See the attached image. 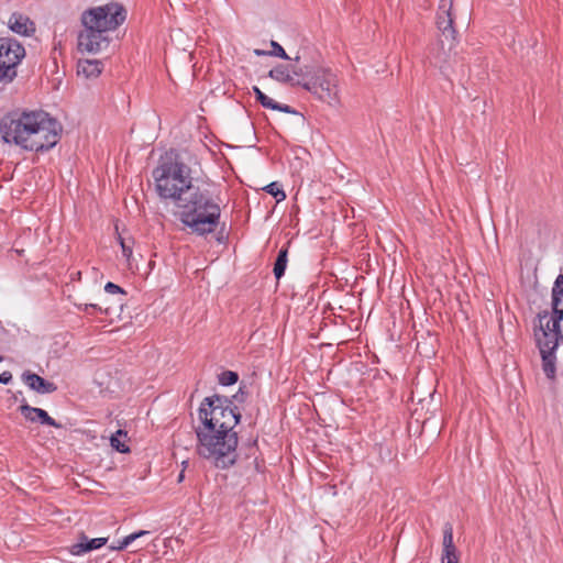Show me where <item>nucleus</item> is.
Wrapping results in <instances>:
<instances>
[{
  "label": "nucleus",
  "mask_w": 563,
  "mask_h": 563,
  "mask_svg": "<svg viewBox=\"0 0 563 563\" xmlns=\"http://www.w3.org/2000/svg\"><path fill=\"white\" fill-rule=\"evenodd\" d=\"M152 176L158 196L175 202L180 209L181 223L192 233L203 236L217 229L221 199L211 181L196 176V172L178 158L162 162Z\"/></svg>",
  "instance_id": "1"
},
{
  "label": "nucleus",
  "mask_w": 563,
  "mask_h": 563,
  "mask_svg": "<svg viewBox=\"0 0 563 563\" xmlns=\"http://www.w3.org/2000/svg\"><path fill=\"white\" fill-rule=\"evenodd\" d=\"M60 133V123L45 111L11 112L0 120L2 141L27 152L49 151Z\"/></svg>",
  "instance_id": "2"
},
{
  "label": "nucleus",
  "mask_w": 563,
  "mask_h": 563,
  "mask_svg": "<svg viewBox=\"0 0 563 563\" xmlns=\"http://www.w3.org/2000/svg\"><path fill=\"white\" fill-rule=\"evenodd\" d=\"M126 19L124 7L109 2L93 7L81 13L82 30L78 33V51L98 54L107 49L111 42L110 32L117 30Z\"/></svg>",
  "instance_id": "3"
},
{
  "label": "nucleus",
  "mask_w": 563,
  "mask_h": 563,
  "mask_svg": "<svg viewBox=\"0 0 563 563\" xmlns=\"http://www.w3.org/2000/svg\"><path fill=\"white\" fill-rule=\"evenodd\" d=\"M533 336L542 360V371L549 379L556 375V349L563 343V298L558 306H552V314L544 310L537 316Z\"/></svg>",
  "instance_id": "4"
},
{
  "label": "nucleus",
  "mask_w": 563,
  "mask_h": 563,
  "mask_svg": "<svg viewBox=\"0 0 563 563\" xmlns=\"http://www.w3.org/2000/svg\"><path fill=\"white\" fill-rule=\"evenodd\" d=\"M197 453L210 460L218 468L232 466L238 457V434L222 430L196 428Z\"/></svg>",
  "instance_id": "5"
},
{
  "label": "nucleus",
  "mask_w": 563,
  "mask_h": 563,
  "mask_svg": "<svg viewBox=\"0 0 563 563\" xmlns=\"http://www.w3.org/2000/svg\"><path fill=\"white\" fill-rule=\"evenodd\" d=\"M294 74L301 79L297 80L300 87L312 93L318 100L338 107L341 103L339 78L330 68L308 67Z\"/></svg>",
  "instance_id": "6"
},
{
  "label": "nucleus",
  "mask_w": 563,
  "mask_h": 563,
  "mask_svg": "<svg viewBox=\"0 0 563 563\" xmlns=\"http://www.w3.org/2000/svg\"><path fill=\"white\" fill-rule=\"evenodd\" d=\"M232 405L233 400L225 396L213 395L205 398L199 408L201 426L198 428L234 432L241 413Z\"/></svg>",
  "instance_id": "7"
},
{
  "label": "nucleus",
  "mask_w": 563,
  "mask_h": 563,
  "mask_svg": "<svg viewBox=\"0 0 563 563\" xmlns=\"http://www.w3.org/2000/svg\"><path fill=\"white\" fill-rule=\"evenodd\" d=\"M453 0H440L437 25L441 33L439 41L440 48L434 53V63L442 70L446 69L448 53L444 49V41L449 43V52L455 41L456 31L453 26L454 19L452 16Z\"/></svg>",
  "instance_id": "8"
},
{
  "label": "nucleus",
  "mask_w": 563,
  "mask_h": 563,
  "mask_svg": "<svg viewBox=\"0 0 563 563\" xmlns=\"http://www.w3.org/2000/svg\"><path fill=\"white\" fill-rule=\"evenodd\" d=\"M25 56V49L15 38L0 37V65L14 78L16 66Z\"/></svg>",
  "instance_id": "9"
},
{
  "label": "nucleus",
  "mask_w": 563,
  "mask_h": 563,
  "mask_svg": "<svg viewBox=\"0 0 563 563\" xmlns=\"http://www.w3.org/2000/svg\"><path fill=\"white\" fill-rule=\"evenodd\" d=\"M9 29L23 36H30L35 32V24L31 19L22 13L14 12L8 21Z\"/></svg>",
  "instance_id": "10"
},
{
  "label": "nucleus",
  "mask_w": 563,
  "mask_h": 563,
  "mask_svg": "<svg viewBox=\"0 0 563 563\" xmlns=\"http://www.w3.org/2000/svg\"><path fill=\"white\" fill-rule=\"evenodd\" d=\"M20 411L22 416L29 421L35 422L38 420L42 424L62 428L60 423L56 422L52 417L48 416L45 410L41 408L31 407L27 404H22L20 406Z\"/></svg>",
  "instance_id": "11"
},
{
  "label": "nucleus",
  "mask_w": 563,
  "mask_h": 563,
  "mask_svg": "<svg viewBox=\"0 0 563 563\" xmlns=\"http://www.w3.org/2000/svg\"><path fill=\"white\" fill-rule=\"evenodd\" d=\"M294 69L299 71L300 69H305V67H297L291 66L290 68L285 65H278L269 70L268 76L282 84H289L291 86H300V84H297L298 79H301V77H298L294 74Z\"/></svg>",
  "instance_id": "12"
},
{
  "label": "nucleus",
  "mask_w": 563,
  "mask_h": 563,
  "mask_svg": "<svg viewBox=\"0 0 563 563\" xmlns=\"http://www.w3.org/2000/svg\"><path fill=\"white\" fill-rule=\"evenodd\" d=\"M22 379L32 390L40 394H51L57 389V386L54 383L31 372L23 373Z\"/></svg>",
  "instance_id": "13"
},
{
  "label": "nucleus",
  "mask_w": 563,
  "mask_h": 563,
  "mask_svg": "<svg viewBox=\"0 0 563 563\" xmlns=\"http://www.w3.org/2000/svg\"><path fill=\"white\" fill-rule=\"evenodd\" d=\"M103 69V63L100 59H79L77 63V74L85 78H96Z\"/></svg>",
  "instance_id": "14"
},
{
  "label": "nucleus",
  "mask_w": 563,
  "mask_h": 563,
  "mask_svg": "<svg viewBox=\"0 0 563 563\" xmlns=\"http://www.w3.org/2000/svg\"><path fill=\"white\" fill-rule=\"evenodd\" d=\"M107 541H108L107 538H95V539L88 540V538L84 536L81 538L80 542L71 545L70 552L74 555H81L86 552H89L91 550H96V549L103 547L107 543Z\"/></svg>",
  "instance_id": "15"
},
{
  "label": "nucleus",
  "mask_w": 563,
  "mask_h": 563,
  "mask_svg": "<svg viewBox=\"0 0 563 563\" xmlns=\"http://www.w3.org/2000/svg\"><path fill=\"white\" fill-rule=\"evenodd\" d=\"M253 91L255 93L256 100L264 108L272 109V110H278V111H282L285 113H292V114L297 113L296 110H294L290 106L278 103L275 100H273L272 98H269L268 96H266L258 87L254 86Z\"/></svg>",
  "instance_id": "16"
},
{
  "label": "nucleus",
  "mask_w": 563,
  "mask_h": 563,
  "mask_svg": "<svg viewBox=\"0 0 563 563\" xmlns=\"http://www.w3.org/2000/svg\"><path fill=\"white\" fill-rule=\"evenodd\" d=\"M287 262H288V249L282 247L278 252L277 258L274 264V269H273L276 279H280L284 276L286 267H287Z\"/></svg>",
  "instance_id": "17"
},
{
  "label": "nucleus",
  "mask_w": 563,
  "mask_h": 563,
  "mask_svg": "<svg viewBox=\"0 0 563 563\" xmlns=\"http://www.w3.org/2000/svg\"><path fill=\"white\" fill-rule=\"evenodd\" d=\"M148 533L150 532L146 530H140V531L133 532V533L124 537L122 540L118 541L117 544L111 545L110 549L117 550V551H122L125 548H128L133 541H135L136 539H139L143 536H146Z\"/></svg>",
  "instance_id": "18"
},
{
  "label": "nucleus",
  "mask_w": 563,
  "mask_h": 563,
  "mask_svg": "<svg viewBox=\"0 0 563 563\" xmlns=\"http://www.w3.org/2000/svg\"><path fill=\"white\" fill-rule=\"evenodd\" d=\"M561 299H563V274L556 277L552 288V306H558Z\"/></svg>",
  "instance_id": "19"
},
{
  "label": "nucleus",
  "mask_w": 563,
  "mask_h": 563,
  "mask_svg": "<svg viewBox=\"0 0 563 563\" xmlns=\"http://www.w3.org/2000/svg\"><path fill=\"white\" fill-rule=\"evenodd\" d=\"M194 442H195V438L191 432H187V433L178 432L174 439V444L176 446H183L184 449H188V448L192 446Z\"/></svg>",
  "instance_id": "20"
},
{
  "label": "nucleus",
  "mask_w": 563,
  "mask_h": 563,
  "mask_svg": "<svg viewBox=\"0 0 563 563\" xmlns=\"http://www.w3.org/2000/svg\"><path fill=\"white\" fill-rule=\"evenodd\" d=\"M453 542V526L446 522L443 527V550H455Z\"/></svg>",
  "instance_id": "21"
},
{
  "label": "nucleus",
  "mask_w": 563,
  "mask_h": 563,
  "mask_svg": "<svg viewBox=\"0 0 563 563\" xmlns=\"http://www.w3.org/2000/svg\"><path fill=\"white\" fill-rule=\"evenodd\" d=\"M126 435V432L122 430H118L114 435L111 437L110 442L111 446L115 449L118 452L126 453L130 451L129 446L122 443L119 439V437Z\"/></svg>",
  "instance_id": "22"
},
{
  "label": "nucleus",
  "mask_w": 563,
  "mask_h": 563,
  "mask_svg": "<svg viewBox=\"0 0 563 563\" xmlns=\"http://www.w3.org/2000/svg\"><path fill=\"white\" fill-rule=\"evenodd\" d=\"M239 375L233 371H224L219 375V383L223 386H230L238 382Z\"/></svg>",
  "instance_id": "23"
},
{
  "label": "nucleus",
  "mask_w": 563,
  "mask_h": 563,
  "mask_svg": "<svg viewBox=\"0 0 563 563\" xmlns=\"http://www.w3.org/2000/svg\"><path fill=\"white\" fill-rule=\"evenodd\" d=\"M265 190L269 195L274 196L278 202L283 201L286 198L285 191L279 188L277 183H271L265 187Z\"/></svg>",
  "instance_id": "24"
},
{
  "label": "nucleus",
  "mask_w": 563,
  "mask_h": 563,
  "mask_svg": "<svg viewBox=\"0 0 563 563\" xmlns=\"http://www.w3.org/2000/svg\"><path fill=\"white\" fill-rule=\"evenodd\" d=\"M441 562L442 563H459V556H457L456 549L455 550H443Z\"/></svg>",
  "instance_id": "25"
},
{
  "label": "nucleus",
  "mask_w": 563,
  "mask_h": 563,
  "mask_svg": "<svg viewBox=\"0 0 563 563\" xmlns=\"http://www.w3.org/2000/svg\"><path fill=\"white\" fill-rule=\"evenodd\" d=\"M273 51L269 53L271 55L278 56L283 59H289V56L286 54L285 49L275 41L271 42Z\"/></svg>",
  "instance_id": "26"
},
{
  "label": "nucleus",
  "mask_w": 563,
  "mask_h": 563,
  "mask_svg": "<svg viewBox=\"0 0 563 563\" xmlns=\"http://www.w3.org/2000/svg\"><path fill=\"white\" fill-rule=\"evenodd\" d=\"M104 291L108 294H111V295H114V294L125 295V291L123 288H121L119 285L111 283V282H108L106 284Z\"/></svg>",
  "instance_id": "27"
},
{
  "label": "nucleus",
  "mask_w": 563,
  "mask_h": 563,
  "mask_svg": "<svg viewBox=\"0 0 563 563\" xmlns=\"http://www.w3.org/2000/svg\"><path fill=\"white\" fill-rule=\"evenodd\" d=\"M89 308H92L95 310H98V311H101V312H104L106 314L109 313V310L110 308L109 307H106L104 309H102L100 306L98 305H95V303H85V305H78V309L79 310H82V311H88Z\"/></svg>",
  "instance_id": "28"
},
{
  "label": "nucleus",
  "mask_w": 563,
  "mask_h": 563,
  "mask_svg": "<svg viewBox=\"0 0 563 563\" xmlns=\"http://www.w3.org/2000/svg\"><path fill=\"white\" fill-rule=\"evenodd\" d=\"M120 244H121V247H122L123 256L126 260H130V257L132 256V247L122 238H120Z\"/></svg>",
  "instance_id": "29"
},
{
  "label": "nucleus",
  "mask_w": 563,
  "mask_h": 563,
  "mask_svg": "<svg viewBox=\"0 0 563 563\" xmlns=\"http://www.w3.org/2000/svg\"><path fill=\"white\" fill-rule=\"evenodd\" d=\"M14 77L10 74H7V70L3 68V65H0V82H11L13 81Z\"/></svg>",
  "instance_id": "30"
},
{
  "label": "nucleus",
  "mask_w": 563,
  "mask_h": 563,
  "mask_svg": "<svg viewBox=\"0 0 563 563\" xmlns=\"http://www.w3.org/2000/svg\"><path fill=\"white\" fill-rule=\"evenodd\" d=\"M12 380V374L9 371H4L0 374V383L1 384H9Z\"/></svg>",
  "instance_id": "31"
},
{
  "label": "nucleus",
  "mask_w": 563,
  "mask_h": 563,
  "mask_svg": "<svg viewBox=\"0 0 563 563\" xmlns=\"http://www.w3.org/2000/svg\"><path fill=\"white\" fill-rule=\"evenodd\" d=\"M244 397V391L240 388V390L233 396V399L236 401H242Z\"/></svg>",
  "instance_id": "32"
},
{
  "label": "nucleus",
  "mask_w": 563,
  "mask_h": 563,
  "mask_svg": "<svg viewBox=\"0 0 563 563\" xmlns=\"http://www.w3.org/2000/svg\"><path fill=\"white\" fill-rule=\"evenodd\" d=\"M254 54H255L256 56H264V55H267L268 53H267V52H265V51H263V49H258V48H256V49H254Z\"/></svg>",
  "instance_id": "33"
},
{
  "label": "nucleus",
  "mask_w": 563,
  "mask_h": 563,
  "mask_svg": "<svg viewBox=\"0 0 563 563\" xmlns=\"http://www.w3.org/2000/svg\"><path fill=\"white\" fill-rule=\"evenodd\" d=\"M184 479V471L180 472L178 476V482H181Z\"/></svg>",
  "instance_id": "34"
},
{
  "label": "nucleus",
  "mask_w": 563,
  "mask_h": 563,
  "mask_svg": "<svg viewBox=\"0 0 563 563\" xmlns=\"http://www.w3.org/2000/svg\"><path fill=\"white\" fill-rule=\"evenodd\" d=\"M188 463H189L188 461H183L181 464H183L184 467H186L188 465Z\"/></svg>",
  "instance_id": "35"
},
{
  "label": "nucleus",
  "mask_w": 563,
  "mask_h": 563,
  "mask_svg": "<svg viewBox=\"0 0 563 563\" xmlns=\"http://www.w3.org/2000/svg\"><path fill=\"white\" fill-rule=\"evenodd\" d=\"M3 360V357L0 355V362Z\"/></svg>",
  "instance_id": "36"
}]
</instances>
